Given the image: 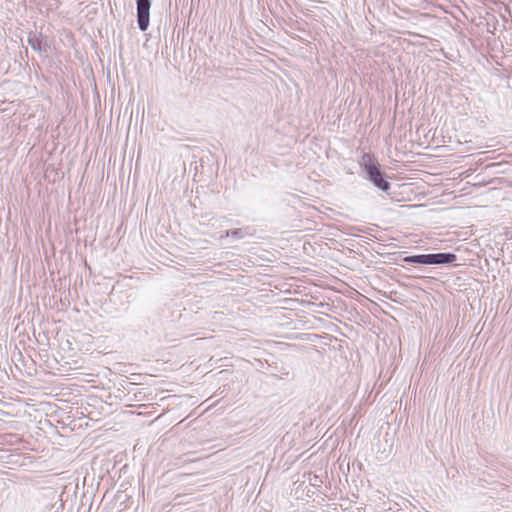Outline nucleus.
<instances>
[{
    "instance_id": "nucleus-1",
    "label": "nucleus",
    "mask_w": 512,
    "mask_h": 512,
    "mask_svg": "<svg viewBox=\"0 0 512 512\" xmlns=\"http://www.w3.org/2000/svg\"><path fill=\"white\" fill-rule=\"evenodd\" d=\"M359 164L365 174V179L382 192H389L391 183L387 180L386 173L382 171L381 165L376 159L369 153H363Z\"/></svg>"
},
{
    "instance_id": "nucleus-2",
    "label": "nucleus",
    "mask_w": 512,
    "mask_h": 512,
    "mask_svg": "<svg viewBox=\"0 0 512 512\" xmlns=\"http://www.w3.org/2000/svg\"><path fill=\"white\" fill-rule=\"evenodd\" d=\"M456 260L457 255L452 252L415 254L402 258L404 263L418 265H447L454 263Z\"/></svg>"
},
{
    "instance_id": "nucleus-3",
    "label": "nucleus",
    "mask_w": 512,
    "mask_h": 512,
    "mask_svg": "<svg viewBox=\"0 0 512 512\" xmlns=\"http://www.w3.org/2000/svg\"><path fill=\"white\" fill-rule=\"evenodd\" d=\"M137 11V24L138 28L145 32L150 24V9L152 0H135Z\"/></svg>"
},
{
    "instance_id": "nucleus-4",
    "label": "nucleus",
    "mask_w": 512,
    "mask_h": 512,
    "mask_svg": "<svg viewBox=\"0 0 512 512\" xmlns=\"http://www.w3.org/2000/svg\"><path fill=\"white\" fill-rule=\"evenodd\" d=\"M47 37L41 32L31 31L28 34L27 42L31 48L39 53H47L50 46L46 41Z\"/></svg>"
},
{
    "instance_id": "nucleus-5",
    "label": "nucleus",
    "mask_w": 512,
    "mask_h": 512,
    "mask_svg": "<svg viewBox=\"0 0 512 512\" xmlns=\"http://www.w3.org/2000/svg\"><path fill=\"white\" fill-rule=\"evenodd\" d=\"M251 235L250 232H248V228H235V229H231V230H228L225 232V235L221 236V238L223 237H232L234 240H240V239H243L245 238L246 236H249Z\"/></svg>"
}]
</instances>
